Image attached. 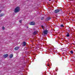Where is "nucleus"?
Returning <instances> with one entry per match:
<instances>
[{
    "mask_svg": "<svg viewBox=\"0 0 75 75\" xmlns=\"http://www.w3.org/2000/svg\"><path fill=\"white\" fill-rule=\"evenodd\" d=\"M41 19L42 20H44V17H42L41 18Z\"/></svg>",
    "mask_w": 75,
    "mask_h": 75,
    "instance_id": "6ab92c4d",
    "label": "nucleus"
},
{
    "mask_svg": "<svg viewBox=\"0 0 75 75\" xmlns=\"http://www.w3.org/2000/svg\"><path fill=\"white\" fill-rule=\"evenodd\" d=\"M51 0H49V1H51Z\"/></svg>",
    "mask_w": 75,
    "mask_h": 75,
    "instance_id": "5701e85b",
    "label": "nucleus"
},
{
    "mask_svg": "<svg viewBox=\"0 0 75 75\" xmlns=\"http://www.w3.org/2000/svg\"><path fill=\"white\" fill-rule=\"evenodd\" d=\"M25 45H26V43L25 42H23V47H24V46H25Z\"/></svg>",
    "mask_w": 75,
    "mask_h": 75,
    "instance_id": "423d86ee",
    "label": "nucleus"
},
{
    "mask_svg": "<svg viewBox=\"0 0 75 75\" xmlns=\"http://www.w3.org/2000/svg\"><path fill=\"white\" fill-rule=\"evenodd\" d=\"M19 47H16L14 48L15 50H18L19 49Z\"/></svg>",
    "mask_w": 75,
    "mask_h": 75,
    "instance_id": "6e6552de",
    "label": "nucleus"
},
{
    "mask_svg": "<svg viewBox=\"0 0 75 75\" xmlns=\"http://www.w3.org/2000/svg\"><path fill=\"white\" fill-rule=\"evenodd\" d=\"M22 22V20H20L19 21V22L20 23H21Z\"/></svg>",
    "mask_w": 75,
    "mask_h": 75,
    "instance_id": "f3484780",
    "label": "nucleus"
},
{
    "mask_svg": "<svg viewBox=\"0 0 75 75\" xmlns=\"http://www.w3.org/2000/svg\"><path fill=\"white\" fill-rule=\"evenodd\" d=\"M70 52H71V53L72 54H73V51H71Z\"/></svg>",
    "mask_w": 75,
    "mask_h": 75,
    "instance_id": "dca6fc26",
    "label": "nucleus"
},
{
    "mask_svg": "<svg viewBox=\"0 0 75 75\" xmlns=\"http://www.w3.org/2000/svg\"><path fill=\"white\" fill-rule=\"evenodd\" d=\"M66 36H67V37H69V33H67V34Z\"/></svg>",
    "mask_w": 75,
    "mask_h": 75,
    "instance_id": "f8f14e48",
    "label": "nucleus"
},
{
    "mask_svg": "<svg viewBox=\"0 0 75 75\" xmlns=\"http://www.w3.org/2000/svg\"><path fill=\"white\" fill-rule=\"evenodd\" d=\"M51 18L50 17H48L45 19L46 21H49Z\"/></svg>",
    "mask_w": 75,
    "mask_h": 75,
    "instance_id": "39448f33",
    "label": "nucleus"
},
{
    "mask_svg": "<svg viewBox=\"0 0 75 75\" xmlns=\"http://www.w3.org/2000/svg\"><path fill=\"white\" fill-rule=\"evenodd\" d=\"M28 26L27 27V29H28Z\"/></svg>",
    "mask_w": 75,
    "mask_h": 75,
    "instance_id": "412c9836",
    "label": "nucleus"
},
{
    "mask_svg": "<svg viewBox=\"0 0 75 75\" xmlns=\"http://www.w3.org/2000/svg\"><path fill=\"white\" fill-rule=\"evenodd\" d=\"M59 10V11H61V12L62 11V9H60Z\"/></svg>",
    "mask_w": 75,
    "mask_h": 75,
    "instance_id": "a211bd4d",
    "label": "nucleus"
},
{
    "mask_svg": "<svg viewBox=\"0 0 75 75\" xmlns=\"http://www.w3.org/2000/svg\"><path fill=\"white\" fill-rule=\"evenodd\" d=\"M3 57H4V58H7V57H8V54L4 55Z\"/></svg>",
    "mask_w": 75,
    "mask_h": 75,
    "instance_id": "1a4fd4ad",
    "label": "nucleus"
},
{
    "mask_svg": "<svg viewBox=\"0 0 75 75\" xmlns=\"http://www.w3.org/2000/svg\"><path fill=\"white\" fill-rule=\"evenodd\" d=\"M5 15V14L3 13H1L0 14V17H1L2 16H4Z\"/></svg>",
    "mask_w": 75,
    "mask_h": 75,
    "instance_id": "0eeeda50",
    "label": "nucleus"
},
{
    "mask_svg": "<svg viewBox=\"0 0 75 75\" xmlns=\"http://www.w3.org/2000/svg\"><path fill=\"white\" fill-rule=\"evenodd\" d=\"M44 28L45 27L44 26V25H42V28L43 30L44 29Z\"/></svg>",
    "mask_w": 75,
    "mask_h": 75,
    "instance_id": "ddd939ff",
    "label": "nucleus"
},
{
    "mask_svg": "<svg viewBox=\"0 0 75 75\" xmlns=\"http://www.w3.org/2000/svg\"><path fill=\"white\" fill-rule=\"evenodd\" d=\"M19 11H20V7H17L15 8L14 12V13H18V12H19Z\"/></svg>",
    "mask_w": 75,
    "mask_h": 75,
    "instance_id": "f257e3e1",
    "label": "nucleus"
},
{
    "mask_svg": "<svg viewBox=\"0 0 75 75\" xmlns=\"http://www.w3.org/2000/svg\"><path fill=\"white\" fill-rule=\"evenodd\" d=\"M35 23L34 22H32L30 23V25H35Z\"/></svg>",
    "mask_w": 75,
    "mask_h": 75,
    "instance_id": "20e7f679",
    "label": "nucleus"
},
{
    "mask_svg": "<svg viewBox=\"0 0 75 75\" xmlns=\"http://www.w3.org/2000/svg\"><path fill=\"white\" fill-rule=\"evenodd\" d=\"M1 12V10H0V13Z\"/></svg>",
    "mask_w": 75,
    "mask_h": 75,
    "instance_id": "aec40b11",
    "label": "nucleus"
},
{
    "mask_svg": "<svg viewBox=\"0 0 75 75\" xmlns=\"http://www.w3.org/2000/svg\"><path fill=\"white\" fill-rule=\"evenodd\" d=\"M37 34V31H35L33 32V34H34V35H35V34Z\"/></svg>",
    "mask_w": 75,
    "mask_h": 75,
    "instance_id": "9b49d317",
    "label": "nucleus"
},
{
    "mask_svg": "<svg viewBox=\"0 0 75 75\" xmlns=\"http://www.w3.org/2000/svg\"><path fill=\"white\" fill-rule=\"evenodd\" d=\"M59 9H56L54 11V13H59Z\"/></svg>",
    "mask_w": 75,
    "mask_h": 75,
    "instance_id": "7ed1b4c3",
    "label": "nucleus"
},
{
    "mask_svg": "<svg viewBox=\"0 0 75 75\" xmlns=\"http://www.w3.org/2000/svg\"><path fill=\"white\" fill-rule=\"evenodd\" d=\"M60 27H64V25L63 24H61L60 25Z\"/></svg>",
    "mask_w": 75,
    "mask_h": 75,
    "instance_id": "4468645a",
    "label": "nucleus"
},
{
    "mask_svg": "<svg viewBox=\"0 0 75 75\" xmlns=\"http://www.w3.org/2000/svg\"><path fill=\"white\" fill-rule=\"evenodd\" d=\"M72 21H74V19L72 20Z\"/></svg>",
    "mask_w": 75,
    "mask_h": 75,
    "instance_id": "4be33fe9",
    "label": "nucleus"
},
{
    "mask_svg": "<svg viewBox=\"0 0 75 75\" xmlns=\"http://www.w3.org/2000/svg\"><path fill=\"white\" fill-rule=\"evenodd\" d=\"M48 30H45L43 31V33L44 34L46 35L48 34Z\"/></svg>",
    "mask_w": 75,
    "mask_h": 75,
    "instance_id": "f03ea898",
    "label": "nucleus"
},
{
    "mask_svg": "<svg viewBox=\"0 0 75 75\" xmlns=\"http://www.w3.org/2000/svg\"><path fill=\"white\" fill-rule=\"evenodd\" d=\"M13 54H11L10 55L9 58H13Z\"/></svg>",
    "mask_w": 75,
    "mask_h": 75,
    "instance_id": "9d476101",
    "label": "nucleus"
},
{
    "mask_svg": "<svg viewBox=\"0 0 75 75\" xmlns=\"http://www.w3.org/2000/svg\"><path fill=\"white\" fill-rule=\"evenodd\" d=\"M5 29V28H4V27H3L2 28V30H4Z\"/></svg>",
    "mask_w": 75,
    "mask_h": 75,
    "instance_id": "2eb2a0df",
    "label": "nucleus"
}]
</instances>
